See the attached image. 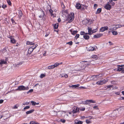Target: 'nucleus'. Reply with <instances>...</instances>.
I'll return each mask as SVG.
<instances>
[{
    "mask_svg": "<svg viewBox=\"0 0 124 124\" xmlns=\"http://www.w3.org/2000/svg\"><path fill=\"white\" fill-rule=\"evenodd\" d=\"M29 88L28 87H25L23 85H20L19 86L18 88L16 89V90L17 91H24L25 90H28Z\"/></svg>",
    "mask_w": 124,
    "mask_h": 124,
    "instance_id": "1",
    "label": "nucleus"
},
{
    "mask_svg": "<svg viewBox=\"0 0 124 124\" xmlns=\"http://www.w3.org/2000/svg\"><path fill=\"white\" fill-rule=\"evenodd\" d=\"M74 13L72 12L71 15H70V17H69V23L71 22L74 20Z\"/></svg>",
    "mask_w": 124,
    "mask_h": 124,
    "instance_id": "2",
    "label": "nucleus"
},
{
    "mask_svg": "<svg viewBox=\"0 0 124 124\" xmlns=\"http://www.w3.org/2000/svg\"><path fill=\"white\" fill-rule=\"evenodd\" d=\"M73 110L72 112L73 114H75L78 112L79 111V108L77 107L74 106L73 108Z\"/></svg>",
    "mask_w": 124,
    "mask_h": 124,
    "instance_id": "3",
    "label": "nucleus"
},
{
    "mask_svg": "<svg viewBox=\"0 0 124 124\" xmlns=\"http://www.w3.org/2000/svg\"><path fill=\"white\" fill-rule=\"evenodd\" d=\"M117 71H122V69H124V65H117Z\"/></svg>",
    "mask_w": 124,
    "mask_h": 124,
    "instance_id": "4",
    "label": "nucleus"
},
{
    "mask_svg": "<svg viewBox=\"0 0 124 124\" xmlns=\"http://www.w3.org/2000/svg\"><path fill=\"white\" fill-rule=\"evenodd\" d=\"M113 26H115L114 27H113L112 28V29L113 30H116L117 29L120 28L122 26V25L120 24H117V25H113Z\"/></svg>",
    "mask_w": 124,
    "mask_h": 124,
    "instance_id": "5",
    "label": "nucleus"
},
{
    "mask_svg": "<svg viewBox=\"0 0 124 124\" xmlns=\"http://www.w3.org/2000/svg\"><path fill=\"white\" fill-rule=\"evenodd\" d=\"M41 15L39 16V17L40 18H42V19L44 20H45V18L44 17L45 16V15L44 13V12L43 11H42L41 12Z\"/></svg>",
    "mask_w": 124,
    "mask_h": 124,
    "instance_id": "6",
    "label": "nucleus"
},
{
    "mask_svg": "<svg viewBox=\"0 0 124 124\" xmlns=\"http://www.w3.org/2000/svg\"><path fill=\"white\" fill-rule=\"evenodd\" d=\"M109 4V2H108V3L106 4L104 7V8L107 10H110L111 9V6Z\"/></svg>",
    "mask_w": 124,
    "mask_h": 124,
    "instance_id": "7",
    "label": "nucleus"
},
{
    "mask_svg": "<svg viewBox=\"0 0 124 124\" xmlns=\"http://www.w3.org/2000/svg\"><path fill=\"white\" fill-rule=\"evenodd\" d=\"M108 27L107 26L102 27L100 28V31L103 32L107 30L108 29Z\"/></svg>",
    "mask_w": 124,
    "mask_h": 124,
    "instance_id": "8",
    "label": "nucleus"
},
{
    "mask_svg": "<svg viewBox=\"0 0 124 124\" xmlns=\"http://www.w3.org/2000/svg\"><path fill=\"white\" fill-rule=\"evenodd\" d=\"M107 87L108 88H110V89L111 90H113V89H117V87H114V86H113L111 85H107Z\"/></svg>",
    "mask_w": 124,
    "mask_h": 124,
    "instance_id": "9",
    "label": "nucleus"
},
{
    "mask_svg": "<svg viewBox=\"0 0 124 124\" xmlns=\"http://www.w3.org/2000/svg\"><path fill=\"white\" fill-rule=\"evenodd\" d=\"M88 33H86V34H88L89 35H91L92 34V29L91 28L88 27Z\"/></svg>",
    "mask_w": 124,
    "mask_h": 124,
    "instance_id": "10",
    "label": "nucleus"
},
{
    "mask_svg": "<svg viewBox=\"0 0 124 124\" xmlns=\"http://www.w3.org/2000/svg\"><path fill=\"white\" fill-rule=\"evenodd\" d=\"M80 85L79 84L76 85H69L70 87H72L74 88H76L77 87H78Z\"/></svg>",
    "mask_w": 124,
    "mask_h": 124,
    "instance_id": "11",
    "label": "nucleus"
},
{
    "mask_svg": "<svg viewBox=\"0 0 124 124\" xmlns=\"http://www.w3.org/2000/svg\"><path fill=\"white\" fill-rule=\"evenodd\" d=\"M102 35V34H96L93 36V38H98L101 37Z\"/></svg>",
    "mask_w": 124,
    "mask_h": 124,
    "instance_id": "12",
    "label": "nucleus"
},
{
    "mask_svg": "<svg viewBox=\"0 0 124 124\" xmlns=\"http://www.w3.org/2000/svg\"><path fill=\"white\" fill-rule=\"evenodd\" d=\"M88 34H86V33H85L83 36L84 38L86 40H88L90 38L89 36L88 35Z\"/></svg>",
    "mask_w": 124,
    "mask_h": 124,
    "instance_id": "13",
    "label": "nucleus"
},
{
    "mask_svg": "<svg viewBox=\"0 0 124 124\" xmlns=\"http://www.w3.org/2000/svg\"><path fill=\"white\" fill-rule=\"evenodd\" d=\"M96 84L98 85H102L104 84L103 81L102 80L96 82Z\"/></svg>",
    "mask_w": 124,
    "mask_h": 124,
    "instance_id": "14",
    "label": "nucleus"
},
{
    "mask_svg": "<svg viewBox=\"0 0 124 124\" xmlns=\"http://www.w3.org/2000/svg\"><path fill=\"white\" fill-rule=\"evenodd\" d=\"M62 62L60 63H58L57 62H56L54 65H53L54 68L56 67L59 65L62 64Z\"/></svg>",
    "mask_w": 124,
    "mask_h": 124,
    "instance_id": "15",
    "label": "nucleus"
},
{
    "mask_svg": "<svg viewBox=\"0 0 124 124\" xmlns=\"http://www.w3.org/2000/svg\"><path fill=\"white\" fill-rule=\"evenodd\" d=\"M81 6L79 3H77L76 5V8L78 9H79L81 8Z\"/></svg>",
    "mask_w": 124,
    "mask_h": 124,
    "instance_id": "16",
    "label": "nucleus"
},
{
    "mask_svg": "<svg viewBox=\"0 0 124 124\" xmlns=\"http://www.w3.org/2000/svg\"><path fill=\"white\" fill-rule=\"evenodd\" d=\"M34 111V110L33 109H32L31 110H30L28 111H27L26 112V114H31L32 112H33Z\"/></svg>",
    "mask_w": 124,
    "mask_h": 124,
    "instance_id": "17",
    "label": "nucleus"
},
{
    "mask_svg": "<svg viewBox=\"0 0 124 124\" xmlns=\"http://www.w3.org/2000/svg\"><path fill=\"white\" fill-rule=\"evenodd\" d=\"M16 40L14 38L11 39L10 40V42L11 43L14 44L16 43Z\"/></svg>",
    "mask_w": 124,
    "mask_h": 124,
    "instance_id": "18",
    "label": "nucleus"
},
{
    "mask_svg": "<svg viewBox=\"0 0 124 124\" xmlns=\"http://www.w3.org/2000/svg\"><path fill=\"white\" fill-rule=\"evenodd\" d=\"M0 62V64H6L7 63L6 61H4L3 60H1Z\"/></svg>",
    "mask_w": 124,
    "mask_h": 124,
    "instance_id": "19",
    "label": "nucleus"
},
{
    "mask_svg": "<svg viewBox=\"0 0 124 124\" xmlns=\"http://www.w3.org/2000/svg\"><path fill=\"white\" fill-rule=\"evenodd\" d=\"M31 103L32 104V105L33 106H35L36 105H38L39 104V103L38 102L37 103L35 101H31Z\"/></svg>",
    "mask_w": 124,
    "mask_h": 124,
    "instance_id": "20",
    "label": "nucleus"
},
{
    "mask_svg": "<svg viewBox=\"0 0 124 124\" xmlns=\"http://www.w3.org/2000/svg\"><path fill=\"white\" fill-rule=\"evenodd\" d=\"M95 49L92 46H90L89 47L88 49L89 51H92L94 50Z\"/></svg>",
    "mask_w": 124,
    "mask_h": 124,
    "instance_id": "21",
    "label": "nucleus"
},
{
    "mask_svg": "<svg viewBox=\"0 0 124 124\" xmlns=\"http://www.w3.org/2000/svg\"><path fill=\"white\" fill-rule=\"evenodd\" d=\"M33 50V49L31 47L29 48L28 52L29 53H31L32 52Z\"/></svg>",
    "mask_w": 124,
    "mask_h": 124,
    "instance_id": "22",
    "label": "nucleus"
},
{
    "mask_svg": "<svg viewBox=\"0 0 124 124\" xmlns=\"http://www.w3.org/2000/svg\"><path fill=\"white\" fill-rule=\"evenodd\" d=\"M70 31L72 35H74V34L77 33L78 32V31H72L71 30H70Z\"/></svg>",
    "mask_w": 124,
    "mask_h": 124,
    "instance_id": "23",
    "label": "nucleus"
},
{
    "mask_svg": "<svg viewBox=\"0 0 124 124\" xmlns=\"http://www.w3.org/2000/svg\"><path fill=\"white\" fill-rule=\"evenodd\" d=\"M101 11V8H98L97 10V11L96 13V14L99 13H100Z\"/></svg>",
    "mask_w": 124,
    "mask_h": 124,
    "instance_id": "24",
    "label": "nucleus"
},
{
    "mask_svg": "<svg viewBox=\"0 0 124 124\" xmlns=\"http://www.w3.org/2000/svg\"><path fill=\"white\" fill-rule=\"evenodd\" d=\"M61 75L62 77H64L66 78H68V75L65 73L62 74Z\"/></svg>",
    "mask_w": 124,
    "mask_h": 124,
    "instance_id": "25",
    "label": "nucleus"
},
{
    "mask_svg": "<svg viewBox=\"0 0 124 124\" xmlns=\"http://www.w3.org/2000/svg\"><path fill=\"white\" fill-rule=\"evenodd\" d=\"M26 44L27 45H33L34 44V43L32 42H31L29 41H27L26 42Z\"/></svg>",
    "mask_w": 124,
    "mask_h": 124,
    "instance_id": "26",
    "label": "nucleus"
},
{
    "mask_svg": "<svg viewBox=\"0 0 124 124\" xmlns=\"http://www.w3.org/2000/svg\"><path fill=\"white\" fill-rule=\"evenodd\" d=\"M53 65H51L48 67V68L49 69H51L54 68Z\"/></svg>",
    "mask_w": 124,
    "mask_h": 124,
    "instance_id": "27",
    "label": "nucleus"
},
{
    "mask_svg": "<svg viewBox=\"0 0 124 124\" xmlns=\"http://www.w3.org/2000/svg\"><path fill=\"white\" fill-rule=\"evenodd\" d=\"M58 27V23L55 24L54 25V29H57V28Z\"/></svg>",
    "mask_w": 124,
    "mask_h": 124,
    "instance_id": "28",
    "label": "nucleus"
},
{
    "mask_svg": "<svg viewBox=\"0 0 124 124\" xmlns=\"http://www.w3.org/2000/svg\"><path fill=\"white\" fill-rule=\"evenodd\" d=\"M83 122L80 121H75V124H82Z\"/></svg>",
    "mask_w": 124,
    "mask_h": 124,
    "instance_id": "29",
    "label": "nucleus"
},
{
    "mask_svg": "<svg viewBox=\"0 0 124 124\" xmlns=\"http://www.w3.org/2000/svg\"><path fill=\"white\" fill-rule=\"evenodd\" d=\"M112 33L114 35H116L117 34V31H112Z\"/></svg>",
    "mask_w": 124,
    "mask_h": 124,
    "instance_id": "30",
    "label": "nucleus"
},
{
    "mask_svg": "<svg viewBox=\"0 0 124 124\" xmlns=\"http://www.w3.org/2000/svg\"><path fill=\"white\" fill-rule=\"evenodd\" d=\"M49 11L51 14V16H54V15L53 13V10L51 9H50L49 10Z\"/></svg>",
    "mask_w": 124,
    "mask_h": 124,
    "instance_id": "31",
    "label": "nucleus"
},
{
    "mask_svg": "<svg viewBox=\"0 0 124 124\" xmlns=\"http://www.w3.org/2000/svg\"><path fill=\"white\" fill-rule=\"evenodd\" d=\"M92 56L93 58L94 59H97L98 57L97 55H93Z\"/></svg>",
    "mask_w": 124,
    "mask_h": 124,
    "instance_id": "32",
    "label": "nucleus"
},
{
    "mask_svg": "<svg viewBox=\"0 0 124 124\" xmlns=\"http://www.w3.org/2000/svg\"><path fill=\"white\" fill-rule=\"evenodd\" d=\"M85 103L86 104H87L90 103L89 100H87L85 101Z\"/></svg>",
    "mask_w": 124,
    "mask_h": 124,
    "instance_id": "33",
    "label": "nucleus"
},
{
    "mask_svg": "<svg viewBox=\"0 0 124 124\" xmlns=\"http://www.w3.org/2000/svg\"><path fill=\"white\" fill-rule=\"evenodd\" d=\"M97 29L93 30L92 31V34L95 32H97Z\"/></svg>",
    "mask_w": 124,
    "mask_h": 124,
    "instance_id": "34",
    "label": "nucleus"
},
{
    "mask_svg": "<svg viewBox=\"0 0 124 124\" xmlns=\"http://www.w3.org/2000/svg\"><path fill=\"white\" fill-rule=\"evenodd\" d=\"M82 23L84 24H85L87 23V21L86 20H85L82 21Z\"/></svg>",
    "mask_w": 124,
    "mask_h": 124,
    "instance_id": "35",
    "label": "nucleus"
},
{
    "mask_svg": "<svg viewBox=\"0 0 124 124\" xmlns=\"http://www.w3.org/2000/svg\"><path fill=\"white\" fill-rule=\"evenodd\" d=\"M89 102L90 103H96V101H94L92 100H89Z\"/></svg>",
    "mask_w": 124,
    "mask_h": 124,
    "instance_id": "36",
    "label": "nucleus"
},
{
    "mask_svg": "<svg viewBox=\"0 0 124 124\" xmlns=\"http://www.w3.org/2000/svg\"><path fill=\"white\" fill-rule=\"evenodd\" d=\"M72 43H73L71 41L66 43L67 44H68L70 45H72Z\"/></svg>",
    "mask_w": 124,
    "mask_h": 124,
    "instance_id": "37",
    "label": "nucleus"
},
{
    "mask_svg": "<svg viewBox=\"0 0 124 124\" xmlns=\"http://www.w3.org/2000/svg\"><path fill=\"white\" fill-rule=\"evenodd\" d=\"M38 124V123H36V122L33 121H31L30 123V124ZM38 124H39V123H38Z\"/></svg>",
    "mask_w": 124,
    "mask_h": 124,
    "instance_id": "38",
    "label": "nucleus"
},
{
    "mask_svg": "<svg viewBox=\"0 0 124 124\" xmlns=\"http://www.w3.org/2000/svg\"><path fill=\"white\" fill-rule=\"evenodd\" d=\"M86 122L87 124H90L91 123V122L88 120H86Z\"/></svg>",
    "mask_w": 124,
    "mask_h": 124,
    "instance_id": "39",
    "label": "nucleus"
},
{
    "mask_svg": "<svg viewBox=\"0 0 124 124\" xmlns=\"http://www.w3.org/2000/svg\"><path fill=\"white\" fill-rule=\"evenodd\" d=\"M7 2L8 4L10 5H11V2L10 1V0H7Z\"/></svg>",
    "mask_w": 124,
    "mask_h": 124,
    "instance_id": "40",
    "label": "nucleus"
},
{
    "mask_svg": "<svg viewBox=\"0 0 124 124\" xmlns=\"http://www.w3.org/2000/svg\"><path fill=\"white\" fill-rule=\"evenodd\" d=\"M17 106V105H15L14 106L13 108H12L13 109H17V108H18V106Z\"/></svg>",
    "mask_w": 124,
    "mask_h": 124,
    "instance_id": "41",
    "label": "nucleus"
},
{
    "mask_svg": "<svg viewBox=\"0 0 124 124\" xmlns=\"http://www.w3.org/2000/svg\"><path fill=\"white\" fill-rule=\"evenodd\" d=\"M85 32L84 31H81L80 32V34L81 35H83L85 34Z\"/></svg>",
    "mask_w": 124,
    "mask_h": 124,
    "instance_id": "42",
    "label": "nucleus"
},
{
    "mask_svg": "<svg viewBox=\"0 0 124 124\" xmlns=\"http://www.w3.org/2000/svg\"><path fill=\"white\" fill-rule=\"evenodd\" d=\"M45 76V75L44 74H41L40 75V77L41 78H43Z\"/></svg>",
    "mask_w": 124,
    "mask_h": 124,
    "instance_id": "43",
    "label": "nucleus"
},
{
    "mask_svg": "<svg viewBox=\"0 0 124 124\" xmlns=\"http://www.w3.org/2000/svg\"><path fill=\"white\" fill-rule=\"evenodd\" d=\"M37 46L38 45L36 44L34 46H32L31 47L33 49H33H35Z\"/></svg>",
    "mask_w": 124,
    "mask_h": 124,
    "instance_id": "44",
    "label": "nucleus"
},
{
    "mask_svg": "<svg viewBox=\"0 0 124 124\" xmlns=\"http://www.w3.org/2000/svg\"><path fill=\"white\" fill-rule=\"evenodd\" d=\"M37 46L38 45L36 44L34 46H32L31 47L33 49H33H35Z\"/></svg>",
    "mask_w": 124,
    "mask_h": 124,
    "instance_id": "45",
    "label": "nucleus"
},
{
    "mask_svg": "<svg viewBox=\"0 0 124 124\" xmlns=\"http://www.w3.org/2000/svg\"><path fill=\"white\" fill-rule=\"evenodd\" d=\"M37 46L38 45L36 44L34 46H32L31 47L33 49H33H35Z\"/></svg>",
    "mask_w": 124,
    "mask_h": 124,
    "instance_id": "46",
    "label": "nucleus"
},
{
    "mask_svg": "<svg viewBox=\"0 0 124 124\" xmlns=\"http://www.w3.org/2000/svg\"><path fill=\"white\" fill-rule=\"evenodd\" d=\"M37 46L38 45L36 44L34 46H32L31 47L33 49H33H35Z\"/></svg>",
    "mask_w": 124,
    "mask_h": 124,
    "instance_id": "47",
    "label": "nucleus"
},
{
    "mask_svg": "<svg viewBox=\"0 0 124 124\" xmlns=\"http://www.w3.org/2000/svg\"><path fill=\"white\" fill-rule=\"evenodd\" d=\"M30 108V107L29 106H26V107H25L23 109L24 110V109H28L29 108Z\"/></svg>",
    "mask_w": 124,
    "mask_h": 124,
    "instance_id": "48",
    "label": "nucleus"
},
{
    "mask_svg": "<svg viewBox=\"0 0 124 124\" xmlns=\"http://www.w3.org/2000/svg\"><path fill=\"white\" fill-rule=\"evenodd\" d=\"M98 5L96 4H94V9H96V7H97Z\"/></svg>",
    "mask_w": 124,
    "mask_h": 124,
    "instance_id": "49",
    "label": "nucleus"
},
{
    "mask_svg": "<svg viewBox=\"0 0 124 124\" xmlns=\"http://www.w3.org/2000/svg\"><path fill=\"white\" fill-rule=\"evenodd\" d=\"M91 78L93 79H95L97 78V76H96L95 75H93L91 77Z\"/></svg>",
    "mask_w": 124,
    "mask_h": 124,
    "instance_id": "50",
    "label": "nucleus"
},
{
    "mask_svg": "<svg viewBox=\"0 0 124 124\" xmlns=\"http://www.w3.org/2000/svg\"><path fill=\"white\" fill-rule=\"evenodd\" d=\"M11 20L13 24H16V23L13 19H11Z\"/></svg>",
    "mask_w": 124,
    "mask_h": 124,
    "instance_id": "51",
    "label": "nucleus"
},
{
    "mask_svg": "<svg viewBox=\"0 0 124 124\" xmlns=\"http://www.w3.org/2000/svg\"><path fill=\"white\" fill-rule=\"evenodd\" d=\"M79 35L78 34H77L75 36V38L77 39V38H78L79 37Z\"/></svg>",
    "mask_w": 124,
    "mask_h": 124,
    "instance_id": "52",
    "label": "nucleus"
},
{
    "mask_svg": "<svg viewBox=\"0 0 124 124\" xmlns=\"http://www.w3.org/2000/svg\"><path fill=\"white\" fill-rule=\"evenodd\" d=\"M33 89H30L27 92V93H29L32 92H33Z\"/></svg>",
    "mask_w": 124,
    "mask_h": 124,
    "instance_id": "53",
    "label": "nucleus"
},
{
    "mask_svg": "<svg viewBox=\"0 0 124 124\" xmlns=\"http://www.w3.org/2000/svg\"><path fill=\"white\" fill-rule=\"evenodd\" d=\"M96 76H97V78H99L101 77V75L100 74L98 75H97Z\"/></svg>",
    "mask_w": 124,
    "mask_h": 124,
    "instance_id": "54",
    "label": "nucleus"
},
{
    "mask_svg": "<svg viewBox=\"0 0 124 124\" xmlns=\"http://www.w3.org/2000/svg\"><path fill=\"white\" fill-rule=\"evenodd\" d=\"M60 121H61V122H62L63 123H65V121H66L65 120L62 119H61L60 120Z\"/></svg>",
    "mask_w": 124,
    "mask_h": 124,
    "instance_id": "55",
    "label": "nucleus"
},
{
    "mask_svg": "<svg viewBox=\"0 0 124 124\" xmlns=\"http://www.w3.org/2000/svg\"><path fill=\"white\" fill-rule=\"evenodd\" d=\"M7 7V5H3L2 7L3 8H6Z\"/></svg>",
    "mask_w": 124,
    "mask_h": 124,
    "instance_id": "56",
    "label": "nucleus"
},
{
    "mask_svg": "<svg viewBox=\"0 0 124 124\" xmlns=\"http://www.w3.org/2000/svg\"><path fill=\"white\" fill-rule=\"evenodd\" d=\"M93 108L94 109H98V107L97 106H95L93 107Z\"/></svg>",
    "mask_w": 124,
    "mask_h": 124,
    "instance_id": "57",
    "label": "nucleus"
},
{
    "mask_svg": "<svg viewBox=\"0 0 124 124\" xmlns=\"http://www.w3.org/2000/svg\"><path fill=\"white\" fill-rule=\"evenodd\" d=\"M61 6L62 8H65L64 5L63 4V3H62L61 4Z\"/></svg>",
    "mask_w": 124,
    "mask_h": 124,
    "instance_id": "58",
    "label": "nucleus"
},
{
    "mask_svg": "<svg viewBox=\"0 0 124 124\" xmlns=\"http://www.w3.org/2000/svg\"><path fill=\"white\" fill-rule=\"evenodd\" d=\"M102 80L103 81L104 84L106 82H107L108 81V80Z\"/></svg>",
    "mask_w": 124,
    "mask_h": 124,
    "instance_id": "59",
    "label": "nucleus"
},
{
    "mask_svg": "<svg viewBox=\"0 0 124 124\" xmlns=\"http://www.w3.org/2000/svg\"><path fill=\"white\" fill-rule=\"evenodd\" d=\"M85 108H82L80 109V110L82 111H84L85 110Z\"/></svg>",
    "mask_w": 124,
    "mask_h": 124,
    "instance_id": "60",
    "label": "nucleus"
},
{
    "mask_svg": "<svg viewBox=\"0 0 124 124\" xmlns=\"http://www.w3.org/2000/svg\"><path fill=\"white\" fill-rule=\"evenodd\" d=\"M29 104V103L28 102H26L25 103H23V105H28Z\"/></svg>",
    "mask_w": 124,
    "mask_h": 124,
    "instance_id": "61",
    "label": "nucleus"
},
{
    "mask_svg": "<svg viewBox=\"0 0 124 124\" xmlns=\"http://www.w3.org/2000/svg\"><path fill=\"white\" fill-rule=\"evenodd\" d=\"M83 6H84V8H83L84 9H85L86 8H87V6H86L85 5H83Z\"/></svg>",
    "mask_w": 124,
    "mask_h": 124,
    "instance_id": "62",
    "label": "nucleus"
},
{
    "mask_svg": "<svg viewBox=\"0 0 124 124\" xmlns=\"http://www.w3.org/2000/svg\"><path fill=\"white\" fill-rule=\"evenodd\" d=\"M3 102V100H0V103H2Z\"/></svg>",
    "mask_w": 124,
    "mask_h": 124,
    "instance_id": "63",
    "label": "nucleus"
},
{
    "mask_svg": "<svg viewBox=\"0 0 124 124\" xmlns=\"http://www.w3.org/2000/svg\"><path fill=\"white\" fill-rule=\"evenodd\" d=\"M115 93L116 94L119 95L120 94V93L119 92H116Z\"/></svg>",
    "mask_w": 124,
    "mask_h": 124,
    "instance_id": "64",
    "label": "nucleus"
}]
</instances>
